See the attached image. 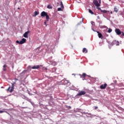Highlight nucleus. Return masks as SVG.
I'll return each instance as SVG.
<instances>
[{"label":"nucleus","instance_id":"nucleus-1","mask_svg":"<svg viewBox=\"0 0 124 124\" xmlns=\"http://www.w3.org/2000/svg\"><path fill=\"white\" fill-rule=\"evenodd\" d=\"M26 42H27V39L23 38L21 39L20 41L17 40L16 41V43L21 45V44H24V43H26Z\"/></svg>","mask_w":124,"mask_h":124},{"label":"nucleus","instance_id":"nucleus-2","mask_svg":"<svg viewBox=\"0 0 124 124\" xmlns=\"http://www.w3.org/2000/svg\"><path fill=\"white\" fill-rule=\"evenodd\" d=\"M14 84H16L15 82L14 83L12 84V87L10 86L7 89V92H10V93H12L13 91H14ZM11 89V90H10Z\"/></svg>","mask_w":124,"mask_h":124},{"label":"nucleus","instance_id":"nucleus-3","mask_svg":"<svg viewBox=\"0 0 124 124\" xmlns=\"http://www.w3.org/2000/svg\"><path fill=\"white\" fill-rule=\"evenodd\" d=\"M93 3L96 6V7H99L100 6V3H98V1L97 0H94L93 1Z\"/></svg>","mask_w":124,"mask_h":124},{"label":"nucleus","instance_id":"nucleus-4","mask_svg":"<svg viewBox=\"0 0 124 124\" xmlns=\"http://www.w3.org/2000/svg\"><path fill=\"white\" fill-rule=\"evenodd\" d=\"M85 93H86L85 91H80L77 94V96H81V95H85Z\"/></svg>","mask_w":124,"mask_h":124},{"label":"nucleus","instance_id":"nucleus-5","mask_svg":"<svg viewBox=\"0 0 124 124\" xmlns=\"http://www.w3.org/2000/svg\"><path fill=\"white\" fill-rule=\"evenodd\" d=\"M115 32L117 34V35H120L122 34V31L119 29H115Z\"/></svg>","mask_w":124,"mask_h":124},{"label":"nucleus","instance_id":"nucleus-6","mask_svg":"<svg viewBox=\"0 0 124 124\" xmlns=\"http://www.w3.org/2000/svg\"><path fill=\"white\" fill-rule=\"evenodd\" d=\"M106 87H107V83H105L104 85L102 84L100 85V89H101V90H105V89H106Z\"/></svg>","mask_w":124,"mask_h":124},{"label":"nucleus","instance_id":"nucleus-7","mask_svg":"<svg viewBox=\"0 0 124 124\" xmlns=\"http://www.w3.org/2000/svg\"><path fill=\"white\" fill-rule=\"evenodd\" d=\"M79 76H80V78H82V80H85V78L87 77V74H86L85 73H83L82 75L79 74Z\"/></svg>","mask_w":124,"mask_h":124},{"label":"nucleus","instance_id":"nucleus-8","mask_svg":"<svg viewBox=\"0 0 124 124\" xmlns=\"http://www.w3.org/2000/svg\"><path fill=\"white\" fill-rule=\"evenodd\" d=\"M47 13H46V12L45 11H43L41 13V16L43 18L44 17H46V16L47 15Z\"/></svg>","mask_w":124,"mask_h":124},{"label":"nucleus","instance_id":"nucleus-9","mask_svg":"<svg viewBox=\"0 0 124 124\" xmlns=\"http://www.w3.org/2000/svg\"><path fill=\"white\" fill-rule=\"evenodd\" d=\"M30 32H31V31H27L25 32L24 33V34H23L24 37H25V38H28V35H29Z\"/></svg>","mask_w":124,"mask_h":124},{"label":"nucleus","instance_id":"nucleus-10","mask_svg":"<svg viewBox=\"0 0 124 124\" xmlns=\"http://www.w3.org/2000/svg\"><path fill=\"white\" fill-rule=\"evenodd\" d=\"M40 66L39 65H34L31 67L32 69H38Z\"/></svg>","mask_w":124,"mask_h":124},{"label":"nucleus","instance_id":"nucleus-11","mask_svg":"<svg viewBox=\"0 0 124 124\" xmlns=\"http://www.w3.org/2000/svg\"><path fill=\"white\" fill-rule=\"evenodd\" d=\"M97 33H98V36L99 38H101L102 37V34L101 33L99 32V31H97Z\"/></svg>","mask_w":124,"mask_h":124},{"label":"nucleus","instance_id":"nucleus-12","mask_svg":"<svg viewBox=\"0 0 124 124\" xmlns=\"http://www.w3.org/2000/svg\"><path fill=\"white\" fill-rule=\"evenodd\" d=\"M39 14V12L37 11H35L34 13V15H33V17H35L36 16H37Z\"/></svg>","mask_w":124,"mask_h":124},{"label":"nucleus","instance_id":"nucleus-13","mask_svg":"<svg viewBox=\"0 0 124 124\" xmlns=\"http://www.w3.org/2000/svg\"><path fill=\"white\" fill-rule=\"evenodd\" d=\"M82 52L85 54H87V53H88V50L86 48H83L82 50Z\"/></svg>","mask_w":124,"mask_h":124},{"label":"nucleus","instance_id":"nucleus-14","mask_svg":"<svg viewBox=\"0 0 124 124\" xmlns=\"http://www.w3.org/2000/svg\"><path fill=\"white\" fill-rule=\"evenodd\" d=\"M46 19L47 21H49V20L50 19V17H49V16L48 15V14H47L46 16Z\"/></svg>","mask_w":124,"mask_h":124},{"label":"nucleus","instance_id":"nucleus-15","mask_svg":"<svg viewBox=\"0 0 124 124\" xmlns=\"http://www.w3.org/2000/svg\"><path fill=\"white\" fill-rule=\"evenodd\" d=\"M101 12H102L103 13H109V11H107V10H101Z\"/></svg>","mask_w":124,"mask_h":124},{"label":"nucleus","instance_id":"nucleus-16","mask_svg":"<svg viewBox=\"0 0 124 124\" xmlns=\"http://www.w3.org/2000/svg\"><path fill=\"white\" fill-rule=\"evenodd\" d=\"M114 12H116V13H118V11H119V9L116 7H114Z\"/></svg>","mask_w":124,"mask_h":124},{"label":"nucleus","instance_id":"nucleus-17","mask_svg":"<svg viewBox=\"0 0 124 124\" xmlns=\"http://www.w3.org/2000/svg\"><path fill=\"white\" fill-rule=\"evenodd\" d=\"M47 8H48V9H52V8H53V6H52V5H48L47 6Z\"/></svg>","mask_w":124,"mask_h":124},{"label":"nucleus","instance_id":"nucleus-18","mask_svg":"<svg viewBox=\"0 0 124 124\" xmlns=\"http://www.w3.org/2000/svg\"><path fill=\"white\" fill-rule=\"evenodd\" d=\"M60 5H61V8H62V9H63L64 7L63 6V4H62V1L61 2Z\"/></svg>","mask_w":124,"mask_h":124},{"label":"nucleus","instance_id":"nucleus-19","mask_svg":"<svg viewBox=\"0 0 124 124\" xmlns=\"http://www.w3.org/2000/svg\"><path fill=\"white\" fill-rule=\"evenodd\" d=\"M6 67V64H4L3 66V70L4 71H6V68H5Z\"/></svg>","mask_w":124,"mask_h":124},{"label":"nucleus","instance_id":"nucleus-20","mask_svg":"<svg viewBox=\"0 0 124 124\" xmlns=\"http://www.w3.org/2000/svg\"><path fill=\"white\" fill-rule=\"evenodd\" d=\"M89 12L92 15H93V11H92V10H91V9H89Z\"/></svg>","mask_w":124,"mask_h":124},{"label":"nucleus","instance_id":"nucleus-21","mask_svg":"<svg viewBox=\"0 0 124 124\" xmlns=\"http://www.w3.org/2000/svg\"><path fill=\"white\" fill-rule=\"evenodd\" d=\"M32 67L31 66H29L28 67H27V69H28V70H31V68Z\"/></svg>","mask_w":124,"mask_h":124},{"label":"nucleus","instance_id":"nucleus-22","mask_svg":"<svg viewBox=\"0 0 124 124\" xmlns=\"http://www.w3.org/2000/svg\"><path fill=\"white\" fill-rule=\"evenodd\" d=\"M112 30L111 28H109L108 31V33H110V32H112Z\"/></svg>","mask_w":124,"mask_h":124},{"label":"nucleus","instance_id":"nucleus-23","mask_svg":"<svg viewBox=\"0 0 124 124\" xmlns=\"http://www.w3.org/2000/svg\"><path fill=\"white\" fill-rule=\"evenodd\" d=\"M63 9L62 8H58V11H62Z\"/></svg>","mask_w":124,"mask_h":124},{"label":"nucleus","instance_id":"nucleus-24","mask_svg":"<svg viewBox=\"0 0 124 124\" xmlns=\"http://www.w3.org/2000/svg\"><path fill=\"white\" fill-rule=\"evenodd\" d=\"M64 83L65 84H68V83H69V81L67 80H64Z\"/></svg>","mask_w":124,"mask_h":124},{"label":"nucleus","instance_id":"nucleus-25","mask_svg":"<svg viewBox=\"0 0 124 124\" xmlns=\"http://www.w3.org/2000/svg\"><path fill=\"white\" fill-rule=\"evenodd\" d=\"M66 108H67L68 109H71V107H70V106H67Z\"/></svg>","mask_w":124,"mask_h":124},{"label":"nucleus","instance_id":"nucleus-26","mask_svg":"<svg viewBox=\"0 0 124 124\" xmlns=\"http://www.w3.org/2000/svg\"><path fill=\"white\" fill-rule=\"evenodd\" d=\"M94 108L95 110H96L98 108V107H94Z\"/></svg>","mask_w":124,"mask_h":124},{"label":"nucleus","instance_id":"nucleus-27","mask_svg":"<svg viewBox=\"0 0 124 124\" xmlns=\"http://www.w3.org/2000/svg\"><path fill=\"white\" fill-rule=\"evenodd\" d=\"M97 9H98V10H100L101 12V10H101V8H99V7H98Z\"/></svg>","mask_w":124,"mask_h":124},{"label":"nucleus","instance_id":"nucleus-28","mask_svg":"<svg viewBox=\"0 0 124 124\" xmlns=\"http://www.w3.org/2000/svg\"><path fill=\"white\" fill-rule=\"evenodd\" d=\"M121 34H122L123 36H124V32L122 31V33Z\"/></svg>","mask_w":124,"mask_h":124},{"label":"nucleus","instance_id":"nucleus-29","mask_svg":"<svg viewBox=\"0 0 124 124\" xmlns=\"http://www.w3.org/2000/svg\"><path fill=\"white\" fill-rule=\"evenodd\" d=\"M4 111L2 110H0V113H3Z\"/></svg>","mask_w":124,"mask_h":124},{"label":"nucleus","instance_id":"nucleus-30","mask_svg":"<svg viewBox=\"0 0 124 124\" xmlns=\"http://www.w3.org/2000/svg\"><path fill=\"white\" fill-rule=\"evenodd\" d=\"M99 3H101V0H99Z\"/></svg>","mask_w":124,"mask_h":124},{"label":"nucleus","instance_id":"nucleus-31","mask_svg":"<svg viewBox=\"0 0 124 124\" xmlns=\"http://www.w3.org/2000/svg\"><path fill=\"white\" fill-rule=\"evenodd\" d=\"M15 80H16V81H18V79L17 78H15Z\"/></svg>","mask_w":124,"mask_h":124},{"label":"nucleus","instance_id":"nucleus-32","mask_svg":"<svg viewBox=\"0 0 124 124\" xmlns=\"http://www.w3.org/2000/svg\"><path fill=\"white\" fill-rule=\"evenodd\" d=\"M110 14H113V12L111 11V12H110Z\"/></svg>","mask_w":124,"mask_h":124},{"label":"nucleus","instance_id":"nucleus-33","mask_svg":"<svg viewBox=\"0 0 124 124\" xmlns=\"http://www.w3.org/2000/svg\"><path fill=\"white\" fill-rule=\"evenodd\" d=\"M44 24H45V25H46V21H45V22H44Z\"/></svg>","mask_w":124,"mask_h":124},{"label":"nucleus","instance_id":"nucleus-34","mask_svg":"<svg viewBox=\"0 0 124 124\" xmlns=\"http://www.w3.org/2000/svg\"><path fill=\"white\" fill-rule=\"evenodd\" d=\"M17 9H20V8H18Z\"/></svg>","mask_w":124,"mask_h":124}]
</instances>
